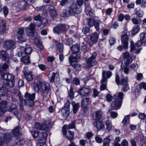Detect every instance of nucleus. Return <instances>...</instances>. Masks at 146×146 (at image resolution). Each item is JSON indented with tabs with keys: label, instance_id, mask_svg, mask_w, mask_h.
Here are the masks:
<instances>
[{
	"label": "nucleus",
	"instance_id": "obj_1",
	"mask_svg": "<svg viewBox=\"0 0 146 146\" xmlns=\"http://www.w3.org/2000/svg\"><path fill=\"white\" fill-rule=\"evenodd\" d=\"M40 88V93L43 100L47 101L51 94V89L49 84L46 82L39 81L38 84L34 83L33 84V89L36 92H38Z\"/></svg>",
	"mask_w": 146,
	"mask_h": 146
},
{
	"label": "nucleus",
	"instance_id": "obj_2",
	"mask_svg": "<svg viewBox=\"0 0 146 146\" xmlns=\"http://www.w3.org/2000/svg\"><path fill=\"white\" fill-rule=\"evenodd\" d=\"M15 94H17V96L19 97L20 102L19 104L20 109L21 110H23V104L27 107H31L34 106V100L35 98V94L33 93L31 94L28 92H26L24 95V99L23 100L21 96V93L19 91L17 90L13 92Z\"/></svg>",
	"mask_w": 146,
	"mask_h": 146
},
{
	"label": "nucleus",
	"instance_id": "obj_3",
	"mask_svg": "<svg viewBox=\"0 0 146 146\" xmlns=\"http://www.w3.org/2000/svg\"><path fill=\"white\" fill-rule=\"evenodd\" d=\"M82 11L81 7L78 6L76 3H72L67 10H64L63 11V17H66L78 14Z\"/></svg>",
	"mask_w": 146,
	"mask_h": 146
},
{
	"label": "nucleus",
	"instance_id": "obj_4",
	"mask_svg": "<svg viewBox=\"0 0 146 146\" xmlns=\"http://www.w3.org/2000/svg\"><path fill=\"white\" fill-rule=\"evenodd\" d=\"M123 55V58L124 60V64L122 63L121 64V68L123 70V71L125 74H128L129 70L128 66L130 64L132 63L133 59L128 52L124 53Z\"/></svg>",
	"mask_w": 146,
	"mask_h": 146
},
{
	"label": "nucleus",
	"instance_id": "obj_5",
	"mask_svg": "<svg viewBox=\"0 0 146 146\" xmlns=\"http://www.w3.org/2000/svg\"><path fill=\"white\" fill-rule=\"evenodd\" d=\"M2 78L4 80L3 81V86L12 88L14 86L15 81L14 76L12 74L6 73L2 76Z\"/></svg>",
	"mask_w": 146,
	"mask_h": 146
},
{
	"label": "nucleus",
	"instance_id": "obj_6",
	"mask_svg": "<svg viewBox=\"0 0 146 146\" xmlns=\"http://www.w3.org/2000/svg\"><path fill=\"white\" fill-rule=\"evenodd\" d=\"M68 28V26L66 25L61 24L54 27L53 29V32L57 34L66 33Z\"/></svg>",
	"mask_w": 146,
	"mask_h": 146
},
{
	"label": "nucleus",
	"instance_id": "obj_7",
	"mask_svg": "<svg viewBox=\"0 0 146 146\" xmlns=\"http://www.w3.org/2000/svg\"><path fill=\"white\" fill-rule=\"evenodd\" d=\"M97 54L96 52H94L92 56L88 58L86 63L88 67H91L97 64V61L95 60Z\"/></svg>",
	"mask_w": 146,
	"mask_h": 146
},
{
	"label": "nucleus",
	"instance_id": "obj_8",
	"mask_svg": "<svg viewBox=\"0 0 146 146\" xmlns=\"http://www.w3.org/2000/svg\"><path fill=\"white\" fill-rule=\"evenodd\" d=\"M11 138V135L8 133H6L3 137H0V146H3L5 143H8Z\"/></svg>",
	"mask_w": 146,
	"mask_h": 146
},
{
	"label": "nucleus",
	"instance_id": "obj_9",
	"mask_svg": "<svg viewBox=\"0 0 146 146\" xmlns=\"http://www.w3.org/2000/svg\"><path fill=\"white\" fill-rule=\"evenodd\" d=\"M26 34L27 36L31 37H34L35 30V25L31 23L27 27L25 28Z\"/></svg>",
	"mask_w": 146,
	"mask_h": 146
},
{
	"label": "nucleus",
	"instance_id": "obj_10",
	"mask_svg": "<svg viewBox=\"0 0 146 146\" xmlns=\"http://www.w3.org/2000/svg\"><path fill=\"white\" fill-rule=\"evenodd\" d=\"M3 46L6 50L12 49L15 48V42L13 40H6L4 42Z\"/></svg>",
	"mask_w": 146,
	"mask_h": 146
},
{
	"label": "nucleus",
	"instance_id": "obj_11",
	"mask_svg": "<svg viewBox=\"0 0 146 146\" xmlns=\"http://www.w3.org/2000/svg\"><path fill=\"white\" fill-rule=\"evenodd\" d=\"M121 100H117V98H115L112 102L111 105V110H117L119 109L121 107L122 103Z\"/></svg>",
	"mask_w": 146,
	"mask_h": 146
},
{
	"label": "nucleus",
	"instance_id": "obj_12",
	"mask_svg": "<svg viewBox=\"0 0 146 146\" xmlns=\"http://www.w3.org/2000/svg\"><path fill=\"white\" fill-rule=\"evenodd\" d=\"M0 58L3 60L9 63L10 60L9 54L4 50H0Z\"/></svg>",
	"mask_w": 146,
	"mask_h": 146
},
{
	"label": "nucleus",
	"instance_id": "obj_13",
	"mask_svg": "<svg viewBox=\"0 0 146 146\" xmlns=\"http://www.w3.org/2000/svg\"><path fill=\"white\" fill-rule=\"evenodd\" d=\"M129 36L126 33L122 34L121 37V40L124 48L127 49L128 48V40Z\"/></svg>",
	"mask_w": 146,
	"mask_h": 146
},
{
	"label": "nucleus",
	"instance_id": "obj_14",
	"mask_svg": "<svg viewBox=\"0 0 146 146\" xmlns=\"http://www.w3.org/2000/svg\"><path fill=\"white\" fill-rule=\"evenodd\" d=\"M47 136V134L45 132H43L39 134L38 144H40L39 145L40 146H42L44 145Z\"/></svg>",
	"mask_w": 146,
	"mask_h": 146
},
{
	"label": "nucleus",
	"instance_id": "obj_15",
	"mask_svg": "<svg viewBox=\"0 0 146 146\" xmlns=\"http://www.w3.org/2000/svg\"><path fill=\"white\" fill-rule=\"evenodd\" d=\"M23 72L25 78L28 82L32 81L34 78V76L29 71L23 70Z\"/></svg>",
	"mask_w": 146,
	"mask_h": 146
},
{
	"label": "nucleus",
	"instance_id": "obj_16",
	"mask_svg": "<svg viewBox=\"0 0 146 146\" xmlns=\"http://www.w3.org/2000/svg\"><path fill=\"white\" fill-rule=\"evenodd\" d=\"M35 1V0H23L22 3L23 5L22 7V9L23 10L27 9L30 5H32Z\"/></svg>",
	"mask_w": 146,
	"mask_h": 146
},
{
	"label": "nucleus",
	"instance_id": "obj_17",
	"mask_svg": "<svg viewBox=\"0 0 146 146\" xmlns=\"http://www.w3.org/2000/svg\"><path fill=\"white\" fill-rule=\"evenodd\" d=\"M15 138V141L13 143L14 146H21L25 143V141L22 137H17Z\"/></svg>",
	"mask_w": 146,
	"mask_h": 146
},
{
	"label": "nucleus",
	"instance_id": "obj_18",
	"mask_svg": "<svg viewBox=\"0 0 146 146\" xmlns=\"http://www.w3.org/2000/svg\"><path fill=\"white\" fill-rule=\"evenodd\" d=\"M112 72L110 71H106L103 70L102 72V80L104 81H107V79L111 77L112 76Z\"/></svg>",
	"mask_w": 146,
	"mask_h": 146
},
{
	"label": "nucleus",
	"instance_id": "obj_19",
	"mask_svg": "<svg viewBox=\"0 0 146 146\" xmlns=\"http://www.w3.org/2000/svg\"><path fill=\"white\" fill-rule=\"evenodd\" d=\"M78 92L81 95L84 96H87L91 92L90 89L86 88H80Z\"/></svg>",
	"mask_w": 146,
	"mask_h": 146
},
{
	"label": "nucleus",
	"instance_id": "obj_20",
	"mask_svg": "<svg viewBox=\"0 0 146 146\" xmlns=\"http://www.w3.org/2000/svg\"><path fill=\"white\" fill-rule=\"evenodd\" d=\"M91 102V99L89 98H86L83 99L81 102V107L85 110L87 108L88 104Z\"/></svg>",
	"mask_w": 146,
	"mask_h": 146
},
{
	"label": "nucleus",
	"instance_id": "obj_21",
	"mask_svg": "<svg viewBox=\"0 0 146 146\" xmlns=\"http://www.w3.org/2000/svg\"><path fill=\"white\" fill-rule=\"evenodd\" d=\"M8 67V65L5 63L3 64H0V75L1 76V78L7 73L6 70Z\"/></svg>",
	"mask_w": 146,
	"mask_h": 146
},
{
	"label": "nucleus",
	"instance_id": "obj_22",
	"mask_svg": "<svg viewBox=\"0 0 146 146\" xmlns=\"http://www.w3.org/2000/svg\"><path fill=\"white\" fill-rule=\"evenodd\" d=\"M85 12L88 16H92L93 14L94 11L90 7V4L88 2H86Z\"/></svg>",
	"mask_w": 146,
	"mask_h": 146
},
{
	"label": "nucleus",
	"instance_id": "obj_23",
	"mask_svg": "<svg viewBox=\"0 0 146 146\" xmlns=\"http://www.w3.org/2000/svg\"><path fill=\"white\" fill-rule=\"evenodd\" d=\"M102 111L100 110L95 111L93 114V118L94 120L100 119L102 117Z\"/></svg>",
	"mask_w": 146,
	"mask_h": 146
},
{
	"label": "nucleus",
	"instance_id": "obj_24",
	"mask_svg": "<svg viewBox=\"0 0 146 146\" xmlns=\"http://www.w3.org/2000/svg\"><path fill=\"white\" fill-rule=\"evenodd\" d=\"M93 125L98 131L103 129L104 127V125L99 120L95 121Z\"/></svg>",
	"mask_w": 146,
	"mask_h": 146
},
{
	"label": "nucleus",
	"instance_id": "obj_25",
	"mask_svg": "<svg viewBox=\"0 0 146 146\" xmlns=\"http://www.w3.org/2000/svg\"><path fill=\"white\" fill-rule=\"evenodd\" d=\"M71 49L72 54H76L78 53L80 50V45L78 44L73 45L71 47Z\"/></svg>",
	"mask_w": 146,
	"mask_h": 146
},
{
	"label": "nucleus",
	"instance_id": "obj_26",
	"mask_svg": "<svg viewBox=\"0 0 146 146\" xmlns=\"http://www.w3.org/2000/svg\"><path fill=\"white\" fill-rule=\"evenodd\" d=\"M80 55H76L75 54H72L69 58V60L70 62H76L78 59L80 58Z\"/></svg>",
	"mask_w": 146,
	"mask_h": 146
},
{
	"label": "nucleus",
	"instance_id": "obj_27",
	"mask_svg": "<svg viewBox=\"0 0 146 146\" xmlns=\"http://www.w3.org/2000/svg\"><path fill=\"white\" fill-rule=\"evenodd\" d=\"M10 88L11 87H4L3 85L2 88H0V95L2 96L6 95L8 92V89Z\"/></svg>",
	"mask_w": 146,
	"mask_h": 146
},
{
	"label": "nucleus",
	"instance_id": "obj_28",
	"mask_svg": "<svg viewBox=\"0 0 146 146\" xmlns=\"http://www.w3.org/2000/svg\"><path fill=\"white\" fill-rule=\"evenodd\" d=\"M71 104L72 106L73 113L75 114L76 113L80 107V104L76 103L74 102H71Z\"/></svg>",
	"mask_w": 146,
	"mask_h": 146
},
{
	"label": "nucleus",
	"instance_id": "obj_29",
	"mask_svg": "<svg viewBox=\"0 0 146 146\" xmlns=\"http://www.w3.org/2000/svg\"><path fill=\"white\" fill-rule=\"evenodd\" d=\"M0 31L2 33H3L6 30L5 22L3 20L0 21Z\"/></svg>",
	"mask_w": 146,
	"mask_h": 146
},
{
	"label": "nucleus",
	"instance_id": "obj_30",
	"mask_svg": "<svg viewBox=\"0 0 146 146\" xmlns=\"http://www.w3.org/2000/svg\"><path fill=\"white\" fill-rule=\"evenodd\" d=\"M112 138V136L110 135L104 139L103 141V146H109L110 141Z\"/></svg>",
	"mask_w": 146,
	"mask_h": 146
},
{
	"label": "nucleus",
	"instance_id": "obj_31",
	"mask_svg": "<svg viewBox=\"0 0 146 146\" xmlns=\"http://www.w3.org/2000/svg\"><path fill=\"white\" fill-rule=\"evenodd\" d=\"M63 108L61 110V113L62 116L64 117H67L69 116L70 113V110L68 108Z\"/></svg>",
	"mask_w": 146,
	"mask_h": 146
},
{
	"label": "nucleus",
	"instance_id": "obj_32",
	"mask_svg": "<svg viewBox=\"0 0 146 146\" xmlns=\"http://www.w3.org/2000/svg\"><path fill=\"white\" fill-rule=\"evenodd\" d=\"M55 76L56 77V79L57 80L59 81V77L58 74L57 73H52L50 79V82H53L54 81Z\"/></svg>",
	"mask_w": 146,
	"mask_h": 146
},
{
	"label": "nucleus",
	"instance_id": "obj_33",
	"mask_svg": "<svg viewBox=\"0 0 146 146\" xmlns=\"http://www.w3.org/2000/svg\"><path fill=\"white\" fill-rule=\"evenodd\" d=\"M21 60V62L25 64H27L30 63L29 57L28 55L22 57Z\"/></svg>",
	"mask_w": 146,
	"mask_h": 146
},
{
	"label": "nucleus",
	"instance_id": "obj_34",
	"mask_svg": "<svg viewBox=\"0 0 146 146\" xmlns=\"http://www.w3.org/2000/svg\"><path fill=\"white\" fill-rule=\"evenodd\" d=\"M98 38V35L96 33H92L90 36V39L93 42H96L97 41Z\"/></svg>",
	"mask_w": 146,
	"mask_h": 146
},
{
	"label": "nucleus",
	"instance_id": "obj_35",
	"mask_svg": "<svg viewBox=\"0 0 146 146\" xmlns=\"http://www.w3.org/2000/svg\"><path fill=\"white\" fill-rule=\"evenodd\" d=\"M140 27L139 25H135L133 28L131 34L134 35L137 33L140 30Z\"/></svg>",
	"mask_w": 146,
	"mask_h": 146
},
{
	"label": "nucleus",
	"instance_id": "obj_36",
	"mask_svg": "<svg viewBox=\"0 0 146 146\" xmlns=\"http://www.w3.org/2000/svg\"><path fill=\"white\" fill-rule=\"evenodd\" d=\"M102 24V22L99 20H96L95 22L94 25L96 31L98 32L100 31V25Z\"/></svg>",
	"mask_w": 146,
	"mask_h": 146
},
{
	"label": "nucleus",
	"instance_id": "obj_37",
	"mask_svg": "<svg viewBox=\"0 0 146 146\" xmlns=\"http://www.w3.org/2000/svg\"><path fill=\"white\" fill-rule=\"evenodd\" d=\"M7 107V102L5 101L0 102V110H6L5 109Z\"/></svg>",
	"mask_w": 146,
	"mask_h": 146
},
{
	"label": "nucleus",
	"instance_id": "obj_38",
	"mask_svg": "<svg viewBox=\"0 0 146 146\" xmlns=\"http://www.w3.org/2000/svg\"><path fill=\"white\" fill-rule=\"evenodd\" d=\"M105 122L106 126V129L108 131H111L112 128V123L111 121L110 120H107Z\"/></svg>",
	"mask_w": 146,
	"mask_h": 146
},
{
	"label": "nucleus",
	"instance_id": "obj_39",
	"mask_svg": "<svg viewBox=\"0 0 146 146\" xmlns=\"http://www.w3.org/2000/svg\"><path fill=\"white\" fill-rule=\"evenodd\" d=\"M66 137L68 138L70 142H71L74 137V133L70 131H68Z\"/></svg>",
	"mask_w": 146,
	"mask_h": 146
},
{
	"label": "nucleus",
	"instance_id": "obj_40",
	"mask_svg": "<svg viewBox=\"0 0 146 146\" xmlns=\"http://www.w3.org/2000/svg\"><path fill=\"white\" fill-rule=\"evenodd\" d=\"M18 41L20 43H22L26 41L27 38L25 35L17 36Z\"/></svg>",
	"mask_w": 146,
	"mask_h": 146
},
{
	"label": "nucleus",
	"instance_id": "obj_41",
	"mask_svg": "<svg viewBox=\"0 0 146 146\" xmlns=\"http://www.w3.org/2000/svg\"><path fill=\"white\" fill-rule=\"evenodd\" d=\"M129 115H127L125 116L122 122L123 123L124 126L127 125L129 123Z\"/></svg>",
	"mask_w": 146,
	"mask_h": 146
},
{
	"label": "nucleus",
	"instance_id": "obj_42",
	"mask_svg": "<svg viewBox=\"0 0 146 146\" xmlns=\"http://www.w3.org/2000/svg\"><path fill=\"white\" fill-rule=\"evenodd\" d=\"M73 90V88L71 87L68 92V96L71 100H73L74 98V93Z\"/></svg>",
	"mask_w": 146,
	"mask_h": 146
},
{
	"label": "nucleus",
	"instance_id": "obj_43",
	"mask_svg": "<svg viewBox=\"0 0 146 146\" xmlns=\"http://www.w3.org/2000/svg\"><path fill=\"white\" fill-rule=\"evenodd\" d=\"M49 12L50 16L52 17H54L56 15V11L54 8L50 9H49Z\"/></svg>",
	"mask_w": 146,
	"mask_h": 146
},
{
	"label": "nucleus",
	"instance_id": "obj_44",
	"mask_svg": "<svg viewBox=\"0 0 146 146\" xmlns=\"http://www.w3.org/2000/svg\"><path fill=\"white\" fill-rule=\"evenodd\" d=\"M95 21L91 18H88L87 20V25L90 27H92L94 25Z\"/></svg>",
	"mask_w": 146,
	"mask_h": 146
},
{
	"label": "nucleus",
	"instance_id": "obj_45",
	"mask_svg": "<svg viewBox=\"0 0 146 146\" xmlns=\"http://www.w3.org/2000/svg\"><path fill=\"white\" fill-rule=\"evenodd\" d=\"M23 52L25 54H30L32 52V49L30 47H27L23 49Z\"/></svg>",
	"mask_w": 146,
	"mask_h": 146
},
{
	"label": "nucleus",
	"instance_id": "obj_46",
	"mask_svg": "<svg viewBox=\"0 0 146 146\" xmlns=\"http://www.w3.org/2000/svg\"><path fill=\"white\" fill-rule=\"evenodd\" d=\"M101 85L100 86V89L101 90H105L106 88V84L107 81L104 82L103 80L102 79L101 81Z\"/></svg>",
	"mask_w": 146,
	"mask_h": 146
},
{
	"label": "nucleus",
	"instance_id": "obj_47",
	"mask_svg": "<svg viewBox=\"0 0 146 146\" xmlns=\"http://www.w3.org/2000/svg\"><path fill=\"white\" fill-rule=\"evenodd\" d=\"M124 96L123 93L122 92H119L117 94V96L115 98H117V100H121L123 102V96Z\"/></svg>",
	"mask_w": 146,
	"mask_h": 146
},
{
	"label": "nucleus",
	"instance_id": "obj_48",
	"mask_svg": "<svg viewBox=\"0 0 146 146\" xmlns=\"http://www.w3.org/2000/svg\"><path fill=\"white\" fill-rule=\"evenodd\" d=\"M19 127H16L12 131V134L14 135L17 136L19 134Z\"/></svg>",
	"mask_w": 146,
	"mask_h": 146
},
{
	"label": "nucleus",
	"instance_id": "obj_49",
	"mask_svg": "<svg viewBox=\"0 0 146 146\" xmlns=\"http://www.w3.org/2000/svg\"><path fill=\"white\" fill-rule=\"evenodd\" d=\"M128 78L127 77L123 78L120 80L119 84L122 85L127 83Z\"/></svg>",
	"mask_w": 146,
	"mask_h": 146
},
{
	"label": "nucleus",
	"instance_id": "obj_50",
	"mask_svg": "<svg viewBox=\"0 0 146 146\" xmlns=\"http://www.w3.org/2000/svg\"><path fill=\"white\" fill-rule=\"evenodd\" d=\"M75 124V122H72V123H70L67 125H65L66 128L67 129H69L74 128Z\"/></svg>",
	"mask_w": 146,
	"mask_h": 146
},
{
	"label": "nucleus",
	"instance_id": "obj_51",
	"mask_svg": "<svg viewBox=\"0 0 146 146\" xmlns=\"http://www.w3.org/2000/svg\"><path fill=\"white\" fill-rule=\"evenodd\" d=\"M24 29L23 28H19L17 31V36L25 35L24 34Z\"/></svg>",
	"mask_w": 146,
	"mask_h": 146
},
{
	"label": "nucleus",
	"instance_id": "obj_52",
	"mask_svg": "<svg viewBox=\"0 0 146 146\" xmlns=\"http://www.w3.org/2000/svg\"><path fill=\"white\" fill-rule=\"evenodd\" d=\"M16 106L15 104H12L11 106L9 107L8 111L13 112V111L16 109Z\"/></svg>",
	"mask_w": 146,
	"mask_h": 146
},
{
	"label": "nucleus",
	"instance_id": "obj_53",
	"mask_svg": "<svg viewBox=\"0 0 146 146\" xmlns=\"http://www.w3.org/2000/svg\"><path fill=\"white\" fill-rule=\"evenodd\" d=\"M141 87L139 84L137 85L136 87L135 90V95H138V94L139 93L141 92Z\"/></svg>",
	"mask_w": 146,
	"mask_h": 146
},
{
	"label": "nucleus",
	"instance_id": "obj_54",
	"mask_svg": "<svg viewBox=\"0 0 146 146\" xmlns=\"http://www.w3.org/2000/svg\"><path fill=\"white\" fill-rule=\"evenodd\" d=\"M111 110V108L108 110V111L110 113L111 117L113 118L117 117L118 115L117 113L113 111H110Z\"/></svg>",
	"mask_w": 146,
	"mask_h": 146
},
{
	"label": "nucleus",
	"instance_id": "obj_55",
	"mask_svg": "<svg viewBox=\"0 0 146 146\" xmlns=\"http://www.w3.org/2000/svg\"><path fill=\"white\" fill-rule=\"evenodd\" d=\"M136 14L139 17H142L143 15V11L139 9L137 11Z\"/></svg>",
	"mask_w": 146,
	"mask_h": 146
},
{
	"label": "nucleus",
	"instance_id": "obj_56",
	"mask_svg": "<svg viewBox=\"0 0 146 146\" xmlns=\"http://www.w3.org/2000/svg\"><path fill=\"white\" fill-rule=\"evenodd\" d=\"M42 130H44L46 131H47L49 129V127L48 125H47L46 124H43L42 125Z\"/></svg>",
	"mask_w": 146,
	"mask_h": 146
},
{
	"label": "nucleus",
	"instance_id": "obj_57",
	"mask_svg": "<svg viewBox=\"0 0 146 146\" xmlns=\"http://www.w3.org/2000/svg\"><path fill=\"white\" fill-rule=\"evenodd\" d=\"M42 124H40L38 123H36L35 124V127L36 129L40 130H42Z\"/></svg>",
	"mask_w": 146,
	"mask_h": 146
},
{
	"label": "nucleus",
	"instance_id": "obj_58",
	"mask_svg": "<svg viewBox=\"0 0 146 146\" xmlns=\"http://www.w3.org/2000/svg\"><path fill=\"white\" fill-rule=\"evenodd\" d=\"M32 135L34 138H36L39 135V132L37 131H33L31 132Z\"/></svg>",
	"mask_w": 146,
	"mask_h": 146
},
{
	"label": "nucleus",
	"instance_id": "obj_59",
	"mask_svg": "<svg viewBox=\"0 0 146 146\" xmlns=\"http://www.w3.org/2000/svg\"><path fill=\"white\" fill-rule=\"evenodd\" d=\"M109 42L111 45H113L116 42L115 39L113 37H110L109 40Z\"/></svg>",
	"mask_w": 146,
	"mask_h": 146
},
{
	"label": "nucleus",
	"instance_id": "obj_60",
	"mask_svg": "<svg viewBox=\"0 0 146 146\" xmlns=\"http://www.w3.org/2000/svg\"><path fill=\"white\" fill-rule=\"evenodd\" d=\"M122 85L123 86L122 89L124 91H126L129 89V88L127 83Z\"/></svg>",
	"mask_w": 146,
	"mask_h": 146
},
{
	"label": "nucleus",
	"instance_id": "obj_61",
	"mask_svg": "<svg viewBox=\"0 0 146 146\" xmlns=\"http://www.w3.org/2000/svg\"><path fill=\"white\" fill-rule=\"evenodd\" d=\"M73 83L75 85H77L80 84V81L77 78H75L73 81Z\"/></svg>",
	"mask_w": 146,
	"mask_h": 146
},
{
	"label": "nucleus",
	"instance_id": "obj_62",
	"mask_svg": "<svg viewBox=\"0 0 146 146\" xmlns=\"http://www.w3.org/2000/svg\"><path fill=\"white\" fill-rule=\"evenodd\" d=\"M82 32L84 34H87L90 32V29L87 27L83 28L82 29Z\"/></svg>",
	"mask_w": 146,
	"mask_h": 146
},
{
	"label": "nucleus",
	"instance_id": "obj_63",
	"mask_svg": "<svg viewBox=\"0 0 146 146\" xmlns=\"http://www.w3.org/2000/svg\"><path fill=\"white\" fill-rule=\"evenodd\" d=\"M3 12L5 16H6L8 13V9L6 6H4L3 7Z\"/></svg>",
	"mask_w": 146,
	"mask_h": 146
},
{
	"label": "nucleus",
	"instance_id": "obj_64",
	"mask_svg": "<svg viewBox=\"0 0 146 146\" xmlns=\"http://www.w3.org/2000/svg\"><path fill=\"white\" fill-rule=\"evenodd\" d=\"M39 68L42 71H44L46 69V67L43 64H40L38 65Z\"/></svg>",
	"mask_w": 146,
	"mask_h": 146
}]
</instances>
